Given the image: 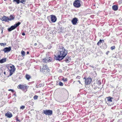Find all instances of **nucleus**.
<instances>
[{
    "label": "nucleus",
    "instance_id": "1",
    "mask_svg": "<svg viewBox=\"0 0 122 122\" xmlns=\"http://www.w3.org/2000/svg\"><path fill=\"white\" fill-rule=\"evenodd\" d=\"M58 52L57 56L55 55V59L60 61L63 59L67 54V50L65 49L62 44L59 45L58 48Z\"/></svg>",
    "mask_w": 122,
    "mask_h": 122
},
{
    "label": "nucleus",
    "instance_id": "2",
    "mask_svg": "<svg viewBox=\"0 0 122 122\" xmlns=\"http://www.w3.org/2000/svg\"><path fill=\"white\" fill-rule=\"evenodd\" d=\"M8 69L9 70V72L10 73L9 76H11L15 71L16 68L15 66L12 65V66H10L8 67Z\"/></svg>",
    "mask_w": 122,
    "mask_h": 122
},
{
    "label": "nucleus",
    "instance_id": "3",
    "mask_svg": "<svg viewBox=\"0 0 122 122\" xmlns=\"http://www.w3.org/2000/svg\"><path fill=\"white\" fill-rule=\"evenodd\" d=\"M54 60L51 57L47 56L43 59V61L44 63L49 62L53 61Z\"/></svg>",
    "mask_w": 122,
    "mask_h": 122
},
{
    "label": "nucleus",
    "instance_id": "4",
    "mask_svg": "<svg viewBox=\"0 0 122 122\" xmlns=\"http://www.w3.org/2000/svg\"><path fill=\"white\" fill-rule=\"evenodd\" d=\"M81 2V1L79 0H76L73 2V5L75 7L79 8L81 6L80 3Z\"/></svg>",
    "mask_w": 122,
    "mask_h": 122
},
{
    "label": "nucleus",
    "instance_id": "5",
    "mask_svg": "<svg viewBox=\"0 0 122 122\" xmlns=\"http://www.w3.org/2000/svg\"><path fill=\"white\" fill-rule=\"evenodd\" d=\"M40 71L44 73V72H49L50 70L47 65H45L43 66V67L42 69H41Z\"/></svg>",
    "mask_w": 122,
    "mask_h": 122
},
{
    "label": "nucleus",
    "instance_id": "6",
    "mask_svg": "<svg viewBox=\"0 0 122 122\" xmlns=\"http://www.w3.org/2000/svg\"><path fill=\"white\" fill-rule=\"evenodd\" d=\"M43 113L46 115L51 116L52 114V111L50 110H43Z\"/></svg>",
    "mask_w": 122,
    "mask_h": 122
},
{
    "label": "nucleus",
    "instance_id": "7",
    "mask_svg": "<svg viewBox=\"0 0 122 122\" xmlns=\"http://www.w3.org/2000/svg\"><path fill=\"white\" fill-rule=\"evenodd\" d=\"M83 79L85 80V83L86 85L90 84L92 81V79L90 77H88L86 78L85 77H84Z\"/></svg>",
    "mask_w": 122,
    "mask_h": 122
},
{
    "label": "nucleus",
    "instance_id": "8",
    "mask_svg": "<svg viewBox=\"0 0 122 122\" xmlns=\"http://www.w3.org/2000/svg\"><path fill=\"white\" fill-rule=\"evenodd\" d=\"M50 16L51 21L52 22H55L56 21L57 18L55 15H52Z\"/></svg>",
    "mask_w": 122,
    "mask_h": 122
},
{
    "label": "nucleus",
    "instance_id": "9",
    "mask_svg": "<svg viewBox=\"0 0 122 122\" xmlns=\"http://www.w3.org/2000/svg\"><path fill=\"white\" fill-rule=\"evenodd\" d=\"M11 49V47L10 46L8 47L5 48L3 50V51H4L5 53L8 52L10 51Z\"/></svg>",
    "mask_w": 122,
    "mask_h": 122
},
{
    "label": "nucleus",
    "instance_id": "10",
    "mask_svg": "<svg viewBox=\"0 0 122 122\" xmlns=\"http://www.w3.org/2000/svg\"><path fill=\"white\" fill-rule=\"evenodd\" d=\"M78 20V19L75 17L72 19L71 20V22L73 25H75L76 24Z\"/></svg>",
    "mask_w": 122,
    "mask_h": 122
},
{
    "label": "nucleus",
    "instance_id": "11",
    "mask_svg": "<svg viewBox=\"0 0 122 122\" xmlns=\"http://www.w3.org/2000/svg\"><path fill=\"white\" fill-rule=\"evenodd\" d=\"M5 116L8 118H10L12 117V114L9 111H8L5 114Z\"/></svg>",
    "mask_w": 122,
    "mask_h": 122
},
{
    "label": "nucleus",
    "instance_id": "12",
    "mask_svg": "<svg viewBox=\"0 0 122 122\" xmlns=\"http://www.w3.org/2000/svg\"><path fill=\"white\" fill-rule=\"evenodd\" d=\"M9 18L8 17L4 16L2 17L1 20L5 21H7L9 20Z\"/></svg>",
    "mask_w": 122,
    "mask_h": 122
},
{
    "label": "nucleus",
    "instance_id": "13",
    "mask_svg": "<svg viewBox=\"0 0 122 122\" xmlns=\"http://www.w3.org/2000/svg\"><path fill=\"white\" fill-rule=\"evenodd\" d=\"M25 85L19 84L17 86L18 89L22 90Z\"/></svg>",
    "mask_w": 122,
    "mask_h": 122
},
{
    "label": "nucleus",
    "instance_id": "14",
    "mask_svg": "<svg viewBox=\"0 0 122 122\" xmlns=\"http://www.w3.org/2000/svg\"><path fill=\"white\" fill-rule=\"evenodd\" d=\"M71 60V58L70 57L67 56L65 58V61L66 62L68 63L70 62Z\"/></svg>",
    "mask_w": 122,
    "mask_h": 122
},
{
    "label": "nucleus",
    "instance_id": "15",
    "mask_svg": "<svg viewBox=\"0 0 122 122\" xmlns=\"http://www.w3.org/2000/svg\"><path fill=\"white\" fill-rule=\"evenodd\" d=\"M107 104L109 105H110V104H108L109 103V102H112V98L111 97H107Z\"/></svg>",
    "mask_w": 122,
    "mask_h": 122
},
{
    "label": "nucleus",
    "instance_id": "16",
    "mask_svg": "<svg viewBox=\"0 0 122 122\" xmlns=\"http://www.w3.org/2000/svg\"><path fill=\"white\" fill-rule=\"evenodd\" d=\"M112 8L114 10L116 11L118 9V7L117 6L114 5L112 6Z\"/></svg>",
    "mask_w": 122,
    "mask_h": 122
},
{
    "label": "nucleus",
    "instance_id": "17",
    "mask_svg": "<svg viewBox=\"0 0 122 122\" xmlns=\"http://www.w3.org/2000/svg\"><path fill=\"white\" fill-rule=\"evenodd\" d=\"M104 42V40H102L101 39H100L97 42V45L98 46H99L101 43L102 42Z\"/></svg>",
    "mask_w": 122,
    "mask_h": 122
},
{
    "label": "nucleus",
    "instance_id": "18",
    "mask_svg": "<svg viewBox=\"0 0 122 122\" xmlns=\"http://www.w3.org/2000/svg\"><path fill=\"white\" fill-rule=\"evenodd\" d=\"M6 58L2 59L0 60V63H3L6 61Z\"/></svg>",
    "mask_w": 122,
    "mask_h": 122
},
{
    "label": "nucleus",
    "instance_id": "19",
    "mask_svg": "<svg viewBox=\"0 0 122 122\" xmlns=\"http://www.w3.org/2000/svg\"><path fill=\"white\" fill-rule=\"evenodd\" d=\"M9 18V20L11 21V20H13L15 18V17H13L11 15H10V16Z\"/></svg>",
    "mask_w": 122,
    "mask_h": 122
},
{
    "label": "nucleus",
    "instance_id": "20",
    "mask_svg": "<svg viewBox=\"0 0 122 122\" xmlns=\"http://www.w3.org/2000/svg\"><path fill=\"white\" fill-rule=\"evenodd\" d=\"M27 88L26 85H25V86L24 87V88L22 89V90L24 92H26V91H27Z\"/></svg>",
    "mask_w": 122,
    "mask_h": 122
},
{
    "label": "nucleus",
    "instance_id": "21",
    "mask_svg": "<svg viewBox=\"0 0 122 122\" xmlns=\"http://www.w3.org/2000/svg\"><path fill=\"white\" fill-rule=\"evenodd\" d=\"M21 24V23L20 22H18L17 23L14 24V25L16 28L18 26H19Z\"/></svg>",
    "mask_w": 122,
    "mask_h": 122
},
{
    "label": "nucleus",
    "instance_id": "22",
    "mask_svg": "<svg viewBox=\"0 0 122 122\" xmlns=\"http://www.w3.org/2000/svg\"><path fill=\"white\" fill-rule=\"evenodd\" d=\"M25 77L27 79L29 80L30 78V77L29 75L26 74V75Z\"/></svg>",
    "mask_w": 122,
    "mask_h": 122
},
{
    "label": "nucleus",
    "instance_id": "23",
    "mask_svg": "<svg viewBox=\"0 0 122 122\" xmlns=\"http://www.w3.org/2000/svg\"><path fill=\"white\" fill-rule=\"evenodd\" d=\"M42 86V84H37L36 86L37 88H38L41 87Z\"/></svg>",
    "mask_w": 122,
    "mask_h": 122
},
{
    "label": "nucleus",
    "instance_id": "24",
    "mask_svg": "<svg viewBox=\"0 0 122 122\" xmlns=\"http://www.w3.org/2000/svg\"><path fill=\"white\" fill-rule=\"evenodd\" d=\"M13 2H16L17 4H19L20 3V0H13Z\"/></svg>",
    "mask_w": 122,
    "mask_h": 122
},
{
    "label": "nucleus",
    "instance_id": "25",
    "mask_svg": "<svg viewBox=\"0 0 122 122\" xmlns=\"http://www.w3.org/2000/svg\"><path fill=\"white\" fill-rule=\"evenodd\" d=\"M21 54L22 55V56H24L25 54V52L24 51H22L21 52Z\"/></svg>",
    "mask_w": 122,
    "mask_h": 122
},
{
    "label": "nucleus",
    "instance_id": "26",
    "mask_svg": "<svg viewBox=\"0 0 122 122\" xmlns=\"http://www.w3.org/2000/svg\"><path fill=\"white\" fill-rule=\"evenodd\" d=\"M26 1L25 0H21L20 2L23 4H25V2Z\"/></svg>",
    "mask_w": 122,
    "mask_h": 122
},
{
    "label": "nucleus",
    "instance_id": "27",
    "mask_svg": "<svg viewBox=\"0 0 122 122\" xmlns=\"http://www.w3.org/2000/svg\"><path fill=\"white\" fill-rule=\"evenodd\" d=\"M38 98V96L37 95H35L33 97L34 99L35 100H36Z\"/></svg>",
    "mask_w": 122,
    "mask_h": 122
},
{
    "label": "nucleus",
    "instance_id": "28",
    "mask_svg": "<svg viewBox=\"0 0 122 122\" xmlns=\"http://www.w3.org/2000/svg\"><path fill=\"white\" fill-rule=\"evenodd\" d=\"M59 86H63V84L61 82H59Z\"/></svg>",
    "mask_w": 122,
    "mask_h": 122
},
{
    "label": "nucleus",
    "instance_id": "29",
    "mask_svg": "<svg viewBox=\"0 0 122 122\" xmlns=\"http://www.w3.org/2000/svg\"><path fill=\"white\" fill-rule=\"evenodd\" d=\"M62 80L63 81H67V78H65L64 77L62 78Z\"/></svg>",
    "mask_w": 122,
    "mask_h": 122
},
{
    "label": "nucleus",
    "instance_id": "30",
    "mask_svg": "<svg viewBox=\"0 0 122 122\" xmlns=\"http://www.w3.org/2000/svg\"><path fill=\"white\" fill-rule=\"evenodd\" d=\"M6 45V43H0V45L1 46H4Z\"/></svg>",
    "mask_w": 122,
    "mask_h": 122
},
{
    "label": "nucleus",
    "instance_id": "31",
    "mask_svg": "<svg viewBox=\"0 0 122 122\" xmlns=\"http://www.w3.org/2000/svg\"><path fill=\"white\" fill-rule=\"evenodd\" d=\"M110 48L112 50H113L114 49H115V46H111V47Z\"/></svg>",
    "mask_w": 122,
    "mask_h": 122
},
{
    "label": "nucleus",
    "instance_id": "32",
    "mask_svg": "<svg viewBox=\"0 0 122 122\" xmlns=\"http://www.w3.org/2000/svg\"><path fill=\"white\" fill-rule=\"evenodd\" d=\"M97 84L99 85H100L101 84V82L100 80H98L97 81Z\"/></svg>",
    "mask_w": 122,
    "mask_h": 122
},
{
    "label": "nucleus",
    "instance_id": "33",
    "mask_svg": "<svg viewBox=\"0 0 122 122\" xmlns=\"http://www.w3.org/2000/svg\"><path fill=\"white\" fill-rule=\"evenodd\" d=\"M11 27L12 30L15 29L16 28L14 25L11 26Z\"/></svg>",
    "mask_w": 122,
    "mask_h": 122
},
{
    "label": "nucleus",
    "instance_id": "34",
    "mask_svg": "<svg viewBox=\"0 0 122 122\" xmlns=\"http://www.w3.org/2000/svg\"><path fill=\"white\" fill-rule=\"evenodd\" d=\"M25 107V106H22L20 107V108L22 110L24 109Z\"/></svg>",
    "mask_w": 122,
    "mask_h": 122
},
{
    "label": "nucleus",
    "instance_id": "35",
    "mask_svg": "<svg viewBox=\"0 0 122 122\" xmlns=\"http://www.w3.org/2000/svg\"><path fill=\"white\" fill-rule=\"evenodd\" d=\"M12 30V29L11 28V27L10 28H9L8 29V31L9 32H10Z\"/></svg>",
    "mask_w": 122,
    "mask_h": 122
},
{
    "label": "nucleus",
    "instance_id": "36",
    "mask_svg": "<svg viewBox=\"0 0 122 122\" xmlns=\"http://www.w3.org/2000/svg\"><path fill=\"white\" fill-rule=\"evenodd\" d=\"M12 92L14 93L15 92V91L12 89L11 91Z\"/></svg>",
    "mask_w": 122,
    "mask_h": 122
},
{
    "label": "nucleus",
    "instance_id": "37",
    "mask_svg": "<svg viewBox=\"0 0 122 122\" xmlns=\"http://www.w3.org/2000/svg\"><path fill=\"white\" fill-rule=\"evenodd\" d=\"M22 78V76H20L19 78V79H21Z\"/></svg>",
    "mask_w": 122,
    "mask_h": 122
},
{
    "label": "nucleus",
    "instance_id": "38",
    "mask_svg": "<svg viewBox=\"0 0 122 122\" xmlns=\"http://www.w3.org/2000/svg\"><path fill=\"white\" fill-rule=\"evenodd\" d=\"M25 34L24 33V32H23L22 33V35L23 36H25Z\"/></svg>",
    "mask_w": 122,
    "mask_h": 122
},
{
    "label": "nucleus",
    "instance_id": "39",
    "mask_svg": "<svg viewBox=\"0 0 122 122\" xmlns=\"http://www.w3.org/2000/svg\"><path fill=\"white\" fill-rule=\"evenodd\" d=\"M89 66H90V67H92V68H94V67L93 66H91V65H90Z\"/></svg>",
    "mask_w": 122,
    "mask_h": 122
},
{
    "label": "nucleus",
    "instance_id": "40",
    "mask_svg": "<svg viewBox=\"0 0 122 122\" xmlns=\"http://www.w3.org/2000/svg\"><path fill=\"white\" fill-rule=\"evenodd\" d=\"M78 81L79 82V83L80 84H81V81H80L79 80Z\"/></svg>",
    "mask_w": 122,
    "mask_h": 122
},
{
    "label": "nucleus",
    "instance_id": "41",
    "mask_svg": "<svg viewBox=\"0 0 122 122\" xmlns=\"http://www.w3.org/2000/svg\"><path fill=\"white\" fill-rule=\"evenodd\" d=\"M97 87H95L94 88V89H97Z\"/></svg>",
    "mask_w": 122,
    "mask_h": 122
},
{
    "label": "nucleus",
    "instance_id": "42",
    "mask_svg": "<svg viewBox=\"0 0 122 122\" xmlns=\"http://www.w3.org/2000/svg\"><path fill=\"white\" fill-rule=\"evenodd\" d=\"M37 45V44L36 43H35L34 44V45L35 46H36Z\"/></svg>",
    "mask_w": 122,
    "mask_h": 122
},
{
    "label": "nucleus",
    "instance_id": "43",
    "mask_svg": "<svg viewBox=\"0 0 122 122\" xmlns=\"http://www.w3.org/2000/svg\"><path fill=\"white\" fill-rule=\"evenodd\" d=\"M109 51H108L106 53V54H107V55H108V53H109Z\"/></svg>",
    "mask_w": 122,
    "mask_h": 122
},
{
    "label": "nucleus",
    "instance_id": "44",
    "mask_svg": "<svg viewBox=\"0 0 122 122\" xmlns=\"http://www.w3.org/2000/svg\"><path fill=\"white\" fill-rule=\"evenodd\" d=\"M16 120L17 121H19V120L18 119V118H16Z\"/></svg>",
    "mask_w": 122,
    "mask_h": 122
},
{
    "label": "nucleus",
    "instance_id": "45",
    "mask_svg": "<svg viewBox=\"0 0 122 122\" xmlns=\"http://www.w3.org/2000/svg\"><path fill=\"white\" fill-rule=\"evenodd\" d=\"M14 95L15 96V97H16V95L15 94V93L14 94Z\"/></svg>",
    "mask_w": 122,
    "mask_h": 122
},
{
    "label": "nucleus",
    "instance_id": "46",
    "mask_svg": "<svg viewBox=\"0 0 122 122\" xmlns=\"http://www.w3.org/2000/svg\"><path fill=\"white\" fill-rule=\"evenodd\" d=\"M29 52L28 51H27V54H29Z\"/></svg>",
    "mask_w": 122,
    "mask_h": 122
},
{
    "label": "nucleus",
    "instance_id": "47",
    "mask_svg": "<svg viewBox=\"0 0 122 122\" xmlns=\"http://www.w3.org/2000/svg\"><path fill=\"white\" fill-rule=\"evenodd\" d=\"M12 90V89H10L8 90V91H11Z\"/></svg>",
    "mask_w": 122,
    "mask_h": 122
},
{
    "label": "nucleus",
    "instance_id": "48",
    "mask_svg": "<svg viewBox=\"0 0 122 122\" xmlns=\"http://www.w3.org/2000/svg\"><path fill=\"white\" fill-rule=\"evenodd\" d=\"M2 31H1V33H2L3 32V30L2 29H1Z\"/></svg>",
    "mask_w": 122,
    "mask_h": 122
},
{
    "label": "nucleus",
    "instance_id": "49",
    "mask_svg": "<svg viewBox=\"0 0 122 122\" xmlns=\"http://www.w3.org/2000/svg\"><path fill=\"white\" fill-rule=\"evenodd\" d=\"M5 73H6L5 72H4V74H5Z\"/></svg>",
    "mask_w": 122,
    "mask_h": 122
},
{
    "label": "nucleus",
    "instance_id": "50",
    "mask_svg": "<svg viewBox=\"0 0 122 122\" xmlns=\"http://www.w3.org/2000/svg\"><path fill=\"white\" fill-rule=\"evenodd\" d=\"M89 63H87V64L86 65H89Z\"/></svg>",
    "mask_w": 122,
    "mask_h": 122
},
{
    "label": "nucleus",
    "instance_id": "51",
    "mask_svg": "<svg viewBox=\"0 0 122 122\" xmlns=\"http://www.w3.org/2000/svg\"><path fill=\"white\" fill-rule=\"evenodd\" d=\"M105 45H106V47H107V46L106 45V44H105Z\"/></svg>",
    "mask_w": 122,
    "mask_h": 122
},
{
    "label": "nucleus",
    "instance_id": "52",
    "mask_svg": "<svg viewBox=\"0 0 122 122\" xmlns=\"http://www.w3.org/2000/svg\"><path fill=\"white\" fill-rule=\"evenodd\" d=\"M5 1H6L7 0H4Z\"/></svg>",
    "mask_w": 122,
    "mask_h": 122
},
{
    "label": "nucleus",
    "instance_id": "53",
    "mask_svg": "<svg viewBox=\"0 0 122 122\" xmlns=\"http://www.w3.org/2000/svg\"><path fill=\"white\" fill-rule=\"evenodd\" d=\"M94 5L95 6V5Z\"/></svg>",
    "mask_w": 122,
    "mask_h": 122
}]
</instances>
